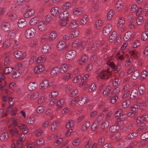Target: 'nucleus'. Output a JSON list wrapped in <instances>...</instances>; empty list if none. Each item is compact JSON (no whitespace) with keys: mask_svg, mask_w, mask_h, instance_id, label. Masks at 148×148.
Wrapping results in <instances>:
<instances>
[{"mask_svg":"<svg viewBox=\"0 0 148 148\" xmlns=\"http://www.w3.org/2000/svg\"><path fill=\"white\" fill-rule=\"evenodd\" d=\"M69 14L66 11H64L60 14L59 18L60 21L59 23V25L61 26H64L67 24L69 19Z\"/></svg>","mask_w":148,"mask_h":148,"instance_id":"1","label":"nucleus"},{"mask_svg":"<svg viewBox=\"0 0 148 148\" xmlns=\"http://www.w3.org/2000/svg\"><path fill=\"white\" fill-rule=\"evenodd\" d=\"M103 68H100L98 69L96 71V73L98 74L100 73V75H99L97 77V79L100 78L101 79H104L106 78H108L109 76L111 75V73L109 72V71H106L103 72Z\"/></svg>","mask_w":148,"mask_h":148,"instance_id":"2","label":"nucleus"},{"mask_svg":"<svg viewBox=\"0 0 148 148\" xmlns=\"http://www.w3.org/2000/svg\"><path fill=\"white\" fill-rule=\"evenodd\" d=\"M35 34V30L34 28H31L28 29L26 31L25 36L26 38H29L33 37Z\"/></svg>","mask_w":148,"mask_h":148,"instance_id":"3","label":"nucleus"},{"mask_svg":"<svg viewBox=\"0 0 148 148\" xmlns=\"http://www.w3.org/2000/svg\"><path fill=\"white\" fill-rule=\"evenodd\" d=\"M14 55L16 59L20 60L24 59L25 58L26 56L25 53H22L19 51H15L14 53Z\"/></svg>","mask_w":148,"mask_h":148,"instance_id":"4","label":"nucleus"},{"mask_svg":"<svg viewBox=\"0 0 148 148\" xmlns=\"http://www.w3.org/2000/svg\"><path fill=\"white\" fill-rule=\"evenodd\" d=\"M76 51L75 50H72L68 51L66 53L65 57L66 59L68 60H72L76 56Z\"/></svg>","mask_w":148,"mask_h":148,"instance_id":"5","label":"nucleus"},{"mask_svg":"<svg viewBox=\"0 0 148 148\" xmlns=\"http://www.w3.org/2000/svg\"><path fill=\"white\" fill-rule=\"evenodd\" d=\"M112 27L111 25L110 24H107L103 28V34L105 36L108 35L112 31Z\"/></svg>","mask_w":148,"mask_h":148,"instance_id":"6","label":"nucleus"},{"mask_svg":"<svg viewBox=\"0 0 148 148\" xmlns=\"http://www.w3.org/2000/svg\"><path fill=\"white\" fill-rule=\"evenodd\" d=\"M57 48L59 51L64 50L67 48L66 44L64 41H60L58 44Z\"/></svg>","mask_w":148,"mask_h":148,"instance_id":"7","label":"nucleus"},{"mask_svg":"<svg viewBox=\"0 0 148 148\" xmlns=\"http://www.w3.org/2000/svg\"><path fill=\"white\" fill-rule=\"evenodd\" d=\"M60 10V9L58 7H55L51 8L50 12L53 16L56 17L59 15Z\"/></svg>","mask_w":148,"mask_h":148,"instance_id":"8","label":"nucleus"},{"mask_svg":"<svg viewBox=\"0 0 148 148\" xmlns=\"http://www.w3.org/2000/svg\"><path fill=\"white\" fill-rule=\"evenodd\" d=\"M45 69L43 65H40L35 67L34 69V72L36 74H38L42 72Z\"/></svg>","mask_w":148,"mask_h":148,"instance_id":"9","label":"nucleus"},{"mask_svg":"<svg viewBox=\"0 0 148 148\" xmlns=\"http://www.w3.org/2000/svg\"><path fill=\"white\" fill-rule=\"evenodd\" d=\"M10 27V24L8 22H3L1 23V27L5 31L9 30Z\"/></svg>","mask_w":148,"mask_h":148,"instance_id":"10","label":"nucleus"},{"mask_svg":"<svg viewBox=\"0 0 148 148\" xmlns=\"http://www.w3.org/2000/svg\"><path fill=\"white\" fill-rule=\"evenodd\" d=\"M78 24V21L76 20L72 21L71 23L68 26V28L69 29H72L76 28Z\"/></svg>","mask_w":148,"mask_h":148,"instance_id":"11","label":"nucleus"},{"mask_svg":"<svg viewBox=\"0 0 148 148\" xmlns=\"http://www.w3.org/2000/svg\"><path fill=\"white\" fill-rule=\"evenodd\" d=\"M27 24L26 21L24 19H21L19 20L18 22V27L20 28H23Z\"/></svg>","mask_w":148,"mask_h":148,"instance_id":"12","label":"nucleus"},{"mask_svg":"<svg viewBox=\"0 0 148 148\" xmlns=\"http://www.w3.org/2000/svg\"><path fill=\"white\" fill-rule=\"evenodd\" d=\"M145 122L144 116L138 117L136 120V122L137 123H140V125L143 126L145 125V124L144 123Z\"/></svg>","mask_w":148,"mask_h":148,"instance_id":"13","label":"nucleus"},{"mask_svg":"<svg viewBox=\"0 0 148 148\" xmlns=\"http://www.w3.org/2000/svg\"><path fill=\"white\" fill-rule=\"evenodd\" d=\"M130 53L131 56L133 57L134 59H138L140 56V53L137 52L136 50H132L130 51Z\"/></svg>","mask_w":148,"mask_h":148,"instance_id":"14","label":"nucleus"},{"mask_svg":"<svg viewBox=\"0 0 148 148\" xmlns=\"http://www.w3.org/2000/svg\"><path fill=\"white\" fill-rule=\"evenodd\" d=\"M49 81L48 80H44L40 84V89H44L47 88L49 86Z\"/></svg>","mask_w":148,"mask_h":148,"instance_id":"15","label":"nucleus"},{"mask_svg":"<svg viewBox=\"0 0 148 148\" xmlns=\"http://www.w3.org/2000/svg\"><path fill=\"white\" fill-rule=\"evenodd\" d=\"M46 26V24L42 21L40 22L38 24V27L40 31H42L44 30Z\"/></svg>","mask_w":148,"mask_h":148,"instance_id":"16","label":"nucleus"},{"mask_svg":"<svg viewBox=\"0 0 148 148\" xmlns=\"http://www.w3.org/2000/svg\"><path fill=\"white\" fill-rule=\"evenodd\" d=\"M39 21L38 18L37 17H35L32 18L30 21L29 24L32 26H34L36 25Z\"/></svg>","mask_w":148,"mask_h":148,"instance_id":"17","label":"nucleus"},{"mask_svg":"<svg viewBox=\"0 0 148 148\" xmlns=\"http://www.w3.org/2000/svg\"><path fill=\"white\" fill-rule=\"evenodd\" d=\"M37 86V84L35 82H31L29 84L28 88L29 90L32 91L35 90Z\"/></svg>","mask_w":148,"mask_h":148,"instance_id":"18","label":"nucleus"},{"mask_svg":"<svg viewBox=\"0 0 148 148\" xmlns=\"http://www.w3.org/2000/svg\"><path fill=\"white\" fill-rule=\"evenodd\" d=\"M83 9L82 8H76L73 11V13L74 14L76 15H80L82 13Z\"/></svg>","mask_w":148,"mask_h":148,"instance_id":"19","label":"nucleus"},{"mask_svg":"<svg viewBox=\"0 0 148 148\" xmlns=\"http://www.w3.org/2000/svg\"><path fill=\"white\" fill-rule=\"evenodd\" d=\"M57 34L56 32H51L49 36V41L54 40L57 37Z\"/></svg>","mask_w":148,"mask_h":148,"instance_id":"20","label":"nucleus"},{"mask_svg":"<svg viewBox=\"0 0 148 148\" xmlns=\"http://www.w3.org/2000/svg\"><path fill=\"white\" fill-rule=\"evenodd\" d=\"M69 66H70L67 64H63L62 65L60 69H59V70L61 73H64L66 71L67 69L69 68Z\"/></svg>","mask_w":148,"mask_h":148,"instance_id":"21","label":"nucleus"},{"mask_svg":"<svg viewBox=\"0 0 148 148\" xmlns=\"http://www.w3.org/2000/svg\"><path fill=\"white\" fill-rule=\"evenodd\" d=\"M88 59V58L86 55H84L82 56L79 60V64L80 65L83 64L87 61Z\"/></svg>","mask_w":148,"mask_h":148,"instance_id":"22","label":"nucleus"},{"mask_svg":"<svg viewBox=\"0 0 148 148\" xmlns=\"http://www.w3.org/2000/svg\"><path fill=\"white\" fill-rule=\"evenodd\" d=\"M50 50V46L49 45H45L43 46L41 49L42 53H48Z\"/></svg>","mask_w":148,"mask_h":148,"instance_id":"23","label":"nucleus"},{"mask_svg":"<svg viewBox=\"0 0 148 148\" xmlns=\"http://www.w3.org/2000/svg\"><path fill=\"white\" fill-rule=\"evenodd\" d=\"M34 13V10L33 9H30L24 15V16L25 18H27L32 16Z\"/></svg>","mask_w":148,"mask_h":148,"instance_id":"24","label":"nucleus"},{"mask_svg":"<svg viewBox=\"0 0 148 148\" xmlns=\"http://www.w3.org/2000/svg\"><path fill=\"white\" fill-rule=\"evenodd\" d=\"M87 96H85L84 97H82L79 98L78 104L80 106H82L84 104L86 101Z\"/></svg>","mask_w":148,"mask_h":148,"instance_id":"25","label":"nucleus"},{"mask_svg":"<svg viewBox=\"0 0 148 148\" xmlns=\"http://www.w3.org/2000/svg\"><path fill=\"white\" fill-rule=\"evenodd\" d=\"M9 137V135L8 133L5 132L3 133L0 136V139L1 141L6 140L8 139Z\"/></svg>","mask_w":148,"mask_h":148,"instance_id":"26","label":"nucleus"},{"mask_svg":"<svg viewBox=\"0 0 148 148\" xmlns=\"http://www.w3.org/2000/svg\"><path fill=\"white\" fill-rule=\"evenodd\" d=\"M13 70H14V69L11 67H7L4 69L3 72L5 74H8L12 72Z\"/></svg>","mask_w":148,"mask_h":148,"instance_id":"27","label":"nucleus"},{"mask_svg":"<svg viewBox=\"0 0 148 148\" xmlns=\"http://www.w3.org/2000/svg\"><path fill=\"white\" fill-rule=\"evenodd\" d=\"M79 34V31L77 29H75L70 32V36L71 37L74 38L77 36Z\"/></svg>","mask_w":148,"mask_h":148,"instance_id":"28","label":"nucleus"},{"mask_svg":"<svg viewBox=\"0 0 148 148\" xmlns=\"http://www.w3.org/2000/svg\"><path fill=\"white\" fill-rule=\"evenodd\" d=\"M18 127L19 129L23 130V132L24 133H26L28 132V129L27 127L24 124H21L20 125H18Z\"/></svg>","mask_w":148,"mask_h":148,"instance_id":"29","label":"nucleus"},{"mask_svg":"<svg viewBox=\"0 0 148 148\" xmlns=\"http://www.w3.org/2000/svg\"><path fill=\"white\" fill-rule=\"evenodd\" d=\"M119 127L116 125H112L109 129L110 131L112 133H114L117 131L119 129Z\"/></svg>","mask_w":148,"mask_h":148,"instance_id":"30","label":"nucleus"},{"mask_svg":"<svg viewBox=\"0 0 148 148\" xmlns=\"http://www.w3.org/2000/svg\"><path fill=\"white\" fill-rule=\"evenodd\" d=\"M117 36V32H113L110 35L109 38V40L110 42H112L115 39Z\"/></svg>","mask_w":148,"mask_h":148,"instance_id":"31","label":"nucleus"},{"mask_svg":"<svg viewBox=\"0 0 148 148\" xmlns=\"http://www.w3.org/2000/svg\"><path fill=\"white\" fill-rule=\"evenodd\" d=\"M139 75V72L138 71L136 70L134 71L132 75L131 78L134 79H136Z\"/></svg>","mask_w":148,"mask_h":148,"instance_id":"32","label":"nucleus"},{"mask_svg":"<svg viewBox=\"0 0 148 148\" xmlns=\"http://www.w3.org/2000/svg\"><path fill=\"white\" fill-rule=\"evenodd\" d=\"M65 100L64 99H61L58 101L56 105L58 108L60 109L62 108V106L64 103Z\"/></svg>","mask_w":148,"mask_h":148,"instance_id":"33","label":"nucleus"},{"mask_svg":"<svg viewBox=\"0 0 148 148\" xmlns=\"http://www.w3.org/2000/svg\"><path fill=\"white\" fill-rule=\"evenodd\" d=\"M131 33L130 32L128 31L126 33L124 36V39L125 41H127L132 37Z\"/></svg>","mask_w":148,"mask_h":148,"instance_id":"34","label":"nucleus"},{"mask_svg":"<svg viewBox=\"0 0 148 148\" xmlns=\"http://www.w3.org/2000/svg\"><path fill=\"white\" fill-rule=\"evenodd\" d=\"M86 45V42L85 41H80L79 42V43L78 44V47H77V49L79 50H81L83 49Z\"/></svg>","mask_w":148,"mask_h":148,"instance_id":"35","label":"nucleus"},{"mask_svg":"<svg viewBox=\"0 0 148 148\" xmlns=\"http://www.w3.org/2000/svg\"><path fill=\"white\" fill-rule=\"evenodd\" d=\"M145 88L144 85L140 86L138 87V91L140 95H143L145 91Z\"/></svg>","mask_w":148,"mask_h":148,"instance_id":"36","label":"nucleus"},{"mask_svg":"<svg viewBox=\"0 0 148 148\" xmlns=\"http://www.w3.org/2000/svg\"><path fill=\"white\" fill-rule=\"evenodd\" d=\"M148 38V31L143 33L141 36V38L143 41H145Z\"/></svg>","mask_w":148,"mask_h":148,"instance_id":"37","label":"nucleus"},{"mask_svg":"<svg viewBox=\"0 0 148 148\" xmlns=\"http://www.w3.org/2000/svg\"><path fill=\"white\" fill-rule=\"evenodd\" d=\"M116 10L119 11L122 8L123 6L122 3L121 1H119L116 2Z\"/></svg>","mask_w":148,"mask_h":148,"instance_id":"38","label":"nucleus"},{"mask_svg":"<svg viewBox=\"0 0 148 148\" xmlns=\"http://www.w3.org/2000/svg\"><path fill=\"white\" fill-rule=\"evenodd\" d=\"M38 92H35L34 93L29 95V97H30L31 99L34 100L37 98L39 95Z\"/></svg>","mask_w":148,"mask_h":148,"instance_id":"39","label":"nucleus"},{"mask_svg":"<svg viewBox=\"0 0 148 148\" xmlns=\"http://www.w3.org/2000/svg\"><path fill=\"white\" fill-rule=\"evenodd\" d=\"M21 75V71L19 70L16 71L12 75V77L14 78H17Z\"/></svg>","mask_w":148,"mask_h":148,"instance_id":"40","label":"nucleus"},{"mask_svg":"<svg viewBox=\"0 0 148 148\" xmlns=\"http://www.w3.org/2000/svg\"><path fill=\"white\" fill-rule=\"evenodd\" d=\"M45 60V58L44 56H39L37 59L36 62L38 63H41L43 62Z\"/></svg>","mask_w":148,"mask_h":148,"instance_id":"41","label":"nucleus"},{"mask_svg":"<svg viewBox=\"0 0 148 148\" xmlns=\"http://www.w3.org/2000/svg\"><path fill=\"white\" fill-rule=\"evenodd\" d=\"M38 41L37 40H35L30 41L29 43L30 46L32 47H36L37 45Z\"/></svg>","mask_w":148,"mask_h":148,"instance_id":"42","label":"nucleus"},{"mask_svg":"<svg viewBox=\"0 0 148 148\" xmlns=\"http://www.w3.org/2000/svg\"><path fill=\"white\" fill-rule=\"evenodd\" d=\"M74 121L73 120H71L66 123V127L67 128H70L72 127L74 125Z\"/></svg>","mask_w":148,"mask_h":148,"instance_id":"43","label":"nucleus"},{"mask_svg":"<svg viewBox=\"0 0 148 148\" xmlns=\"http://www.w3.org/2000/svg\"><path fill=\"white\" fill-rule=\"evenodd\" d=\"M35 121V119L33 117H30L27 119V122L29 124L33 123Z\"/></svg>","mask_w":148,"mask_h":148,"instance_id":"44","label":"nucleus"},{"mask_svg":"<svg viewBox=\"0 0 148 148\" xmlns=\"http://www.w3.org/2000/svg\"><path fill=\"white\" fill-rule=\"evenodd\" d=\"M10 133L12 135L14 136L18 133V131L15 128H11L10 130Z\"/></svg>","mask_w":148,"mask_h":148,"instance_id":"45","label":"nucleus"},{"mask_svg":"<svg viewBox=\"0 0 148 148\" xmlns=\"http://www.w3.org/2000/svg\"><path fill=\"white\" fill-rule=\"evenodd\" d=\"M16 36L15 32V31H10L8 34V36L11 39H13Z\"/></svg>","mask_w":148,"mask_h":148,"instance_id":"46","label":"nucleus"},{"mask_svg":"<svg viewBox=\"0 0 148 148\" xmlns=\"http://www.w3.org/2000/svg\"><path fill=\"white\" fill-rule=\"evenodd\" d=\"M59 71V68L58 67H55L53 68L51 72V74L52 75H56L57 74V72Z\"/></svg>","mask_w":148,"mask_h":148,"instance_id":"47","label":"nucleus"},{"mask_svg":"<svg viewBox=\"0 0 148 148\" xmlns=\"http://www.w3.org/2000/svg\"><path fill=\"white\" fill-rule=\"evenodd\" d=\"M99 125V122L97 120H95L94 121L93 125L91 126V129L92 130H95L97 128Z\"/></svg>","mask_w":148,"mask_h":148,"instance_id":"48","label":"nucleus"},{"mask_svg":"<svg viewBox=\"0 0 148 148\" xmlns=\"http://www.w3.org/2000/svg\"><path fill=\"white\" fill-rule=\"evenodd\" d=\"M79 42L78 39H76L75 40L72 44L71 46L72 47L74 48H76L77 49Z\"/></svg>","mask_w":148,"mask_h":148,"instance_id":"49","label":"nucleus"},{"mask_svg":"<svg viewBox=\"0 0 148 148\" xmlns=\"http://www.w3.org/2000/svg\"><path fill=\"white\" fill-rule=\"evenodd\" d=\"M79 98L78 97H76L73 98L71 102V105L73 106H74L75 104L77 103V101L79 102Z\"/></svg>","mask_w":148,"mask_h":148,"instance_id":"50","label":"nucleus"},{"mask_svg":"<svg viewBox=\"0 0 148 148\" xmlns=\"http://www.w3.org/2000/svg\"><path fill=\"white\" fill-rule=\"evenodd\" d=\"M10 58L9 56L5 58L4 61V65L5 66H7L10 63Z\"/></svg>","mask_w":148,"mask_h":148,"instance_id":"51","label":"nucleus"},{"mask_svg":"<svg viewBox=\"0 0 148 148\" xmlns=\"http://www.w3.org/2000/svg\"><path fill=\"white\" fill-rule=\"evenodd\" d=\"M114 11L112 10H110L108 12L107 15V18L108 19H110L114 14Z\"/></svg>","mask_w":148,"mask_h":148,"instance_id":"52","label":"nucleus"},{"mask_svg":"<svg viewBox=\"0 0 148 148\" xmlns=\"http://www.w3.org/2000/svg\"><path fill=\"white\" fill-rule=\"evenodd\" d=\"M111 88V86H108L106 89L103 91V95L104 96L107 95L109 93Z\"/></svg>","mask_w":148,"mask_h":148,"instance_id":"53","label":"nucleus"},{"mask_svg":"<svg viewBox=\"0 0 148 148\" xmlns=\"http://www.w3.org/2000/svg\"><path fill=\"white\" fill-rule=\"evenodd\" d=\"M125 23L124 19L123 17H121L120 18V21L119 23L117 25V26L119 27H121Z\"/></svg>","mask_w":148,"mask_h":148,"instance_id":"54","label":"nucleus"},{"mask_svg":"<svg viewBox=\"0 0 148 148\" xmlns=\"http://www.w3.org/2000/svg\"><path fill=\"white\" fill-rule=\"evenodd\" d=\"M103 24V23L101 19H99L95 23V26L96 28L101 27Z\"/></svg>","mask_w":148,"mask_h":148,"instance_id":"55","label":"nucleus"},{"mask_svg":"<svg viewBox=\"0 0 148 148\" xmlns=\"http://www.w3.org/2000/svg\"><path fill=\"white\" fill-rule=\"evenodd\" d=\"M138 93L137 90L136 89H134L132 90L130 96H132L133 98H134L137 96Z\"/></svg>","mask_w":148,"mask_h":148,"instance_id":"56","label":"nucleus"},{"mask_svg":"<svg viewBox=\"0 0 148 148\" xmlns=\"http://www.w3.org/2000/svg\"><path fill=\"white\" fill-rule=\"evenodd\" d=\"M89 77V75L88 74H86L84 76H83L82 79V85H84L86 84V82H85V80H84V77L86 79L88 78Z\"/></svg>","mask_w":148,"mask_h":148,"instance_id":"57","label":"nucleus"},{"mask_svg":"<svg viewBox=\"0 0 148 148\" xmlns=\"http://www.w3.org/2000/svg\"><path fill=\"white\" fill-rule=\"evenodd\" d=\"M148 138V132L143 134L140 136V138L142 140H145Z\"/></svg>","mask_w":148,"mask_h":148,"instance_id":"58","label":"nucleus"},{"mask_svg":"<svg viewBox=\"0 0 148 148\" xmlns=\"http://www.w3.org/2000/svg\"><path fill=\"white\" fill-rule=\"evenodd\" d=\"M104 138L103 137H101L98 140V145L99 146L101 145L104 143Z\"/></svg>","mask_w":148,"mask_h":148,"instance_id":"59","label":"nucleus"},{"mask_svg":"<svg viewBox=\"0 0 148 148\" xmlns=\"http://www.w3.org/2000/svg\"><path fill=\"white\" fill-rule=\"evenodd\" d=\"M70 6V3L67 2L62 5V8L64 10H66L68 9Z\"/></svg>","mask_w":148,"mask_h":148,"instance_id":"60","label":"nucleus"},{"mask_svg":"<svg viewBox=\"0 0 148 148\" xmlns=\"http://www.w3.org/2000/svg\"><path fill=\"white\" fill-rule=\"evenodd\" d=\"M124 51L123 50L120 51L117 55L118 57L120 59H123V55L124 54Z\"/></svg>","mask_w":148,"mask_h":148,"instance_id":"61","label":"nucleus"},{"mask_svg":"<svg viewBox=\"0 0 148 148\" xmlns=\"http://www.w3.org/2000/svg\"><path fill=\"white\" fill-rule=\"evenodd\" d=\"M45 107L43 106H40L38 107L37 110V112L38 113H40L43 112L44 110Z\"/></svg>","mask_w":148,"mask_h":148,"instance_id":"62","label":"nucleus"},{"mask_svg":"<svg viewBox=\"0 0 148 148\" xmlns=\"http://www.w3.org/2000/svg\"><path fill=\"white\" fill-rule=\"evenodd\" d=\"M87 21V17L86 15L84 16L80 21V23L82 25H84Z\"/></svg>","mask_w":148,"mask_h":148,"instance_id":"63","label":"nucleus"},{"mask_svg":"<svg viewBox=\"0 0 148 148\" xmlns=\"http://www.w3.org/2000/svg\"><path fill=\"white\" fill-rule=\"evenodd\" d=\"M45 20L46 22H49L53 20V18L50 15H47L45 17Z\"/></svg>","mask_w":148,"mask_h":148,"instance_id":"64","label":"nucleus"}]
</instances>
